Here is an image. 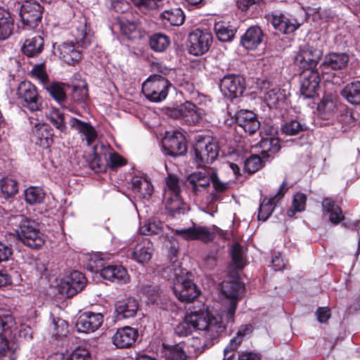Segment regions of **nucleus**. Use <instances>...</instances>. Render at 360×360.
<instances>
[{"mask_svg":"<svg viewBox=\"0 0 360 360\" xmlns=\"http://www.w3.org/2000/svg\"><path fill=\"white\" fill-rule=\"evenodd\" d=\"M224 315L216 314L208 311H193L187 314L184 320L174 328V333L179 337L187 336L193 330L198 333L200 337L193 339L200 340L199 343L193 342L198 349L202 346L204 349L215 338H218L225 330Z\"/></svg>","mask_w":360,"mask_h":360,"instance_id":"obj_1","label":"nucleus"},{"mask_svg":"<svg viewBox=\"0 0 360 360\" xmlns=\"http://www.w3.org/2000/svg\"><path fill=\"white\" fill-rule=\"evenodd\" d=\"M15 219L18 223L15 232L18 238L23 244L33 249L39 248L44 244V235L40 231L34 221L23 215L15 216Z\"/></svg>","mask_w":360,"mask_h":360,"instance_id":"obj_2","label":"nucleus"},{"mask_svg":"<svg viewBox=\"0 0 360 360\" xmlns=\"http://www.w3.org/2000/svg\"><path fill=\"white\" fill-rule=\"evenodd\" d=\"M174 274L173 291L176 297L181 302H190L194 300L199 295V292L186 270L175 269Z\"/></svg>","mask_w":360,"mask_h":360,"instance_id":"obj_3","label":"nucleus"},{"mask_svg":"<svg viewBox=\"0 0 360 360\" xmlns=\"http://www.w3.org/2000/svg\"><path fill=\"white\" fill-rule=\"evenodd\" d=\"M170 86L171 84L167 79L160 75H153L143 83L142 92L150 101L160 102L167 96Z\"/></svg>","mask_w":360,"mask_h":360,"instance_id":"obj_4","label":"nucleus"},{"mask_svg":"<svg viewBox=\"0 0 360 360\" xmlns=\"http://www.w3.org/2000/svg\"><path fill=\"white\" fill-rule=\"evenodd\" d=\"M93 158L91 165L96 172H101L106 162L111 167H121L125 165L124 159L116 153H110L109 148L100 143L93 147Z\"/></svg>","mask_w":360,"mask_h":360,"instance_id":"obj_5","label":"nucleus"},{"mask_svg":"<svg viewBox=\"0 0 360 360\" xmlns=\"http://www.w3.org/2000/svg\"><path fill=\"white\" fill-rule=\"evenodd\" d=\"M243 289L242 284L237 281H224L221 283V291L224 297V307L226 310L227 322L233 321L237 305L238 296Z\"/></svg>","mask_w":360,"mask_h":360,"instance_id":"obj_6","label":"nucleus"},{"mask_svg":"<svg viewBox=\"0 0 360 360\" xmlns=\"http://www.w3.org/2000/svg\"><path fill=\"white\" fill-rule=\"evenodd\" d=\"M43 8L36 1L25 0L20 9L22 27L24 30L37 28L41 20Z\"/></svg>","mask_w":360,"mask_h":360,"instance_id":"obj_7","label":"nucleus"},{"mask_svg":"<svg viewBox=\"0 0 360 360\" xmlns=\"http://www.w3.org/2000/svg\"><path fill=\"white\" fill-rule=\"evenodd\" d=\"M194 162L199 167L212 163L218 155V147L209 139L198 141L193 146Z\"/></svg>","mask_w":360,"mask_h":360,"instance_id":"obj_8","label":"nucleus"},{"mask_svg":"<svg viewBox=\"0 0 360 360\" xmlns=\"http://www.w3.org/2000/svg\"><path fill=\"white\" fill-rule=\"evenodd\" d=\"M17 95L21 104L30 111L35 112L41 109V99L36 87L30 82H22L18 86Z\"/></svg>","mask_w":360,"mask_h":360,"instance_id":"obj_9","label":"nucleus"},{"mask_svg":"<svg viewBox=\"0 0 360 360\" xmlns=\"http://www.w3.org/2000/svg\"><path fill=\"white\" fill-rule=\"evenodd\" d=\"M0 330L5 333L17 334L25 339L32 338V329L30 326L24 324L18 325L11 313L4 309H0Z\"/></svg>","mask_w":360,"mask_h":360,"instance_id":"obj_10","label":"nucleus"},{"mask_svg":"<svg viewBox=\"0 0 360 360\" xmlns=\"http://www.w3.org/2000/svg\"><path fill=\"white\" fill-rule=\"evenodd\" d=\"M86 283L84 274L78 271H73L65 276L58 285L61 295L70 297L81 291Z\"/></svg>","mask_w":360,"mask_h":360,"instance_id":"obj_11","label":"nucleus"},{"mask_svg":"<svg viewBox=\"0 0 360 360\" xmlns=\"http://www.w3.org/2000/svg\"><path fill=\"white\" fill-rule=\"evenodd\" d=\"M212 34L207 30L195 29L188 36V49L194 56L202 55L210 48Z\"/></svg>","mask_w":360,"mask_h":360,"instance_id":"obj_12","label":"nucleus"},{"mask_svg":"<svg viewBox=\"0 0 360 360\" xmlns=\"http://www.w3.org/2000/svg\"><path fill=\"white\" fill-rule=\"evenodd\" d=\"M162 150L165 155L172 157L184 155L186 146L183 134L178 131L166 133L162 139Z\"/></svg>","mask_w":360,"mask_h":360,"instance_id":"obj_13","label":"nucleus"},{"mask_svg":"<svg viewBox=\"0 0 360 360\" xmlns=\"http://www.w3.org/2000/svg\"><path fill=\"white\" fill-rule=\"evenodd\" d=\"M214 168L207 167L197 171L188 176L186 185L195 194L199 195L207 190L210 184V175H213Z\"/></svg>","mask_w":360,"mask_h":360,"instance_id":"obj_14","label":"nucleus"},{"mask_svg":"<svg viewBox=\"0 0 360 360\" xmlns=\"http://www.w3.org/2000/svg\"><path fill=\"white\" fill-rule=\"evenodd\" d=\"M320 76L315 70H303L300 75V93L304 98H313L319 87Z\"/></svg>","mask_w":360,"mask_h":360,"instance_id":"obj_15","label":"nucleus"},{"mask_svg":"<svg viewBox=\"0 0 360 360\" xmlns=\"http://www.w3.org/2000/svg\"><path fill=\"white\" fill-rule=\"evenodd\" d=\"M321 51L313 46H304L295 56L296 64L303 70H314L321 58Z\"/></svg>","mask_w":360,"mask_h":360,"instance_id":"obj_16","label":"nucleus"},{"mask_svg":"<svg viewBox=\"0 0 360 360\" xmlns=\"http://www.w3.org/2000/svg\"><path fill=\"white\" fill-rule=\"evenodd\" d=\"M30 123L33 124L32 129V140L41 148H49L53 142L51 129L49 124L40 122L32 117Z\"/></svg>","mask_w":360,"mask_h":360,"instance_id":"obj_17","label":"nucleus"},{"mask_svg":"<svg viewBox=\"0 0 360 360\" xmlns=\"http://www.w3.org/2000/svg\"><path fill=\"white\" fill-rule=\"evenodd\" d=\"M220 90L224 96L233 99L241 95L244 89V79L236 75H226L221 80Z\"/></svg>","mask_w":360,"mask_h":360,"instance_id":"obj_18","label":"nucleus"},{"mask_svg":"<svg viewBox=\"0 0 360 360\" xmlns=\"http://www.w3.org/2000/svg\"><path fill=\"white\" fill-rule=\"evenodd\" d=\"M103 322L101 313L86 311L79 317L76 326L79 332L90 333L97 330Z\"/></svg>","mask_w":360,"mask_h":360,"instance_id":"obj_19","label":"nucleus"},{"mask_svg":"<svg viewBox=\"0 0 360 360\" xmlns=\"http://www.w3.org/2000/svg\"><path fill=\"white\" fill-rule=\"evenodd\" d=\"M173 232L187 240H200L209 242L214 238V234L207 227L193 226L187 229H174Z\"/></svg>","mask_w":360,"mask_h":360,"instance_id":"obj_20","label":"nucleus"},{"mask_svg":"<svg viewBox=\"0 0 360 360\" xmlns=\"http://www.w3.org/2000/svg\"><path fill=\"white\" fill-rule=\"evenodd\" d=\"M138 331L130 326L118 328L112 337V342L117 348L131 347L138 338Z\"/></svg>","mask_w":360,"mask_h":360,"instance_id":"obj_21","label":"nucleus"},{"mask_svg":"<svg viewBox=\"0 0 360 360\" xmlns=\"http://www.w3.org/2000/svg\"><path fill=\"white\" fill-rule=\"evenodd\" d=\"M139 310V302L134 297H128L116 302L115 314L117 320L134 317Z\"/></svg>","mask_w":360,"mask_h":360,"instance_id":"obj_22","label":"nucleus"},{"mask_svg":"<svg viewBox=\"0 0 360 360\" xmlns=\"http://www.w3.org/2000/svg\"><path fill=\"white\" fill-rule=\"evenodd\" d=\"M237 125L249 134H254L260 126L256 115L250 110H240L236 114Z\"/></svg>","mask_w":360,"mask_h":360,"instance_id":"obj_23","label":"nucleus"},{"mask_svg":"<svg viewBox=\"0 0 360 360\" xmlns=\"http://www.w3.org/2000/svg\"><path fill=\"white\" fill-rule=\"evenodd\" d=\"M69 124L71 128L77 130L81 134L82 140L86 141L88 146H91L96 141L98 132L89 122L71 117Z\"/></svg>","mask_w":360,"mask_h":360,"instance_id":"obj_24","label":"nucleus"},{"mask_svg":"<svg viewBox=\"0 0 360 360\" xmlns=\"http://www.w3.org/2000/svg\"><path fill=\"white\" fill-rule=\"evenodd\" d=\"M286 191L285 182H283L278 193L270 198H264L260 203L258 212V219L265 221L272 214L276 202L284 195Z\"/></svg>","mask_w":360,"mask_h":360,"instance_id":"obj_25","label":"nucleus"},{"mask_svg":"<svg viewBox=\"0 0 360 360\" xmlns=\"http://www.w3.org/2000/svg\"><path fill=\"white\" fill-rule=\"evenodd\" d=\"M101 276L112 282L127 283L129 281L127 271L122 266L110 265L101 269Z\"/></svg>","mask_w":360,"mask_h":360,"instance_id":"obj_26","label":"nucleus"},{"mask_svg":"<svg viewBox=\"0 0 360 360\" xmlns=\"http://www.w3.org/2000/svg\"><path fill=\"white\" fill-rule=\"evenodd\" d=\"M153 252V244L150 240L142 238L131 251V257L139 263H146L151 259Z\"/></svg>","mask_w":360,"mask_h":360,"instance_id":"obj_27","label":"nucleus"},{"mask_svg":"<svg viewBox=\"0 0 360 360\" xmlns=\"http://www.w3.org/2000/svg\"><path fill=\"white\" fill-rule=\"evenodd\" d=\"M75 43L81 47L86 48L91 44L93 34L87 28L85 19L82 18L72 31Z\"/></svg>","mask_w":360,"mask_h":360,"instance_id":"obj_28","label":"nucleus"},{"mask_svg":"<svg viewBox=\"0 0 360 360\" xmlns=\"http://www.w3.org/2000/svg\"><path fill=\"white\" fill-rule=\"evenodd\" d=\"M263 41V32L257 26L249 27L241 37V44L250 50L256 49Z\"/></svg>","mask_w":360,"mask_h":360,"instance_id":"obj_29","label":"nucleus"},{"mask_svg":"<svg viewBox=\"0 0 360 360\" xmlns=\"http://www.w3.org/2000/svg\"><path fill=\"white\" fill-rule=\"evenodd\" d=\"M252 332L251 326L246 325L242 326L239 328L236 336L232 338L230 340L229 345L224 348V360H235L233 357V354H231L233 351H235L238 346L243 342L244 338L250 334Z\"/></svg>","mask_w":360,"mask_h":360,"instance_id":"obj_30","label":"nucleus"},{"mask_svg":"<svg viewBox=\"0 0 360 360\" xmlns=\"http://www.w3.org/2000/svg\"><path fill=\"white\" fill-rule=\"evenodd\" d=\"M119 26L122 34L129 39H136L141 37V28L139 21L121 17Z\"/></svg>","mask_w":360,"mask_h":360,"instance_id":"obj_31","label":"nucleus"},{"mask_svg":"<svg viewBox=\"0 0 360 360\" xmlns=\"http://www.w3.org/2000/svg\"><path fill=\"white\" fill-rule=\"evenodd\" d=\"M60 58L67 64L75 65L81 60V53L72 42H64L58 47Z\"/></svg>","mask_w":360,"mask_h":360,"instance_id":"obj_32","label":"nucleus"},{"mask_svg":"<svg viewBox=\"0 0 360 360\" xmlns=\"http://www.w3.org/2000/svg\"><path fill=\"white\" fill-rule=\"evenodd\" d=\"M271 23L276 30L285 34L293 32L300 26L295 18H288L283 14L273 15Z\"/></svg>","mask_w":360,"mask_h":360,"instance_id":"obj_33","label":"nucleus"},{"mask_svg":"<svg viewBox=\"0 0 360 360\" xmlns=\"http://www.w3.org/2000/svg\"><path fill=\"white\" fill-rule=\"evenodd\" d=\"M132 190L142 198H150L153 192L150 181L145 176H134L131 179Z\"/></svg>","mask_w":360,"mask_h":360,"instance_id":"obj_34","label":"nucleus"},{"mask_svg":"<svg viewBox=\"0 0 360 360\" xmlns=\"http://www.w3.org/2000/svg\"><path fill=\"white\" fill-rule=\"evenodd\" d=\"M264 101L269 108H280L285 101V91L278 86H272L264 92Z\"/></svg>","mask_w":360,"mask_h":360,"instance_id":"obj_35","label":"nucleus"},{"mask_svg":"<svg viewBox=\"0 0 360 360\" xmlns=\"http://www.w3.org/2000/svg\"><path fill=\"white\" fill-rule=\"evenodd\" d=\"M349 62V56L344 53H330L324 58L322 65L325 68L341 70L345 68Z\"/></svg>","mask_w":360,"mask_h":360,"instance_id":"obj_36","label":"nucleus"},{"mask_svg":"<svg viewBox=\"0 0 360 360\" xmlns=\"http://www.w3.org/2000/svg\"><path fill=\"white\" fill-rule=\"evenodd\" d=\"M14 20L10 12L0 6V41L8 39L13 33Z\"/></svg>","mask_w":360,"mask_h":360,"instance_id":"obj_37","label":"nucleus"},{"mask_svg":"<svg viewBox=\"0 0 360 360\" xmlns=\"http://www.w3.org/2000/svg\"><path fill=\"white\" fill-rule=\"evenodd\" d=\"M183 120L189 124L197 123L205 115L203 109L196 107L188 101L183 103Z\"/></svg>","mask_w":360,"mask_h":360,"instance_id":"obj_38","label":"nucleus"},{"mask_svg":"<svg viewBox=\"0 0 360 360\" xmlns=\"http://www.w3.org/2000/svg\"><path fill=\"white\" fill-rule=\"evenodd\" d=\"M322 210L324 214H329V220L331 223L337 224L344 218L340 207L335 205L330 198H326L322 201Z\"/></svg>","mask_w":360,"mask_h":360,"instance_id":"obj_39","label":"nucleus"},{"mask_svg":"<svg viewBox=\"0 0 360 360\" xmlns=\"http://www.w3.org/2000/svg\"><path fill=\"white\" fill-rule=\"evenodd\" d=\"M18 345L8 340L5 335H0V360H15Z\"/></svg>","mask_w":360,"mask_h":360,"instance_id":"obj_40","label":"nucleus"},{"mask_svg":"<svg viewBox=\"0 0 360 360\" xmlns=\"http://www.w3.org/2000/svg\"><path fill=\"white\" fill-rule=\"evenodd\" d=\"M44 49V39L40 36H34L24 42L22 50L28 57H34L41 53Z\"/></svg>","mask_w":360,"mask_h":360,"instance_id":"obj_41","label":"nucleus"},{"mask_svg":"<svg viewBox=\"0 0 360 360\" xmlns=\"http://www.w3.org/2000/svg\"><path fill=\"white\" fill-rule=\"evenodd\" d=\"M165 208L172 216L184 214L186 211L187 206L183 202L180 195L165 196Z\"/></svg>","mask_w":360,"mask_h":360,"instance_id":"obj_42","label":"nucleus"},{"mask_svg":"<svg viewBox=\"0 0 360 360\" xmlns=\"http://www.w3.org/2000/svg\"><path fill=\"white\" fill-rule=\"evenodd\" d=\"M160 18L164 23L173 26L182 25L185 20L183 11L179 8L165 10L160 14Z\"/></svg>","mask_w":360,"mask_h":360,"instance_id":"obj_43","label":"nucleus"},{"mask_svg":"<svg viewBox=\"0 0 360 360\" xmlns=\"http://www.w3.org/2000/svg\"><path fill=\"white\" fill-rule=\"evenodd\" d=\"M342 96L350 103L360 104V82L355 81L347 84L342 90Z\"/></svg>","mask_w":360,"mask_h":360,"instance_id":"obj_44","label":"nucleus"},{"mask_svg":"<svg viewBox=\"0 0 360 360\" xmlns=\"http://www.w3.org/2000/svg\"><path fill=\"white\" fill-rule=\"evenodd\" d=\"M68 323L61 319H53L49 326V333L55 340L62 339L68 333Z\"/></svg>","mask_w":360,"mask_h":360,"instance_id":"obj_45","label":"nucleus"},{"mask_svg":"<svg viewBox=\"0 0 360 360\" xmlns=\"http://www.w3.org/2000/svg\"><path fill=\"white\" fill-rule=\"evenodd\" d=\"M214 30L217 39L221 41H231L236 34V30L223 22L214 24Z\"/></svg>","mask_w":360,"mask_h":360,"instance_id":"obj_46","label":"nucleus"},{"mask_svg":"<svg viewBox=\"0 0 360 360\" xmlns=\"http://www.w3.org/2000/svg\"><path fill=\"white\" fill-rule=\"evenodd\" d=\"M24 195L27 203L32 205L42 202L45 194L40 187L30 186L25 190Z\"/></svg>","mask_w":360,"mask_h":360,"instance_id":"obj_47","label":"nucleus"},{"mask_svg":"<svg viewBox=\"0 0 360 360\" xmlns=\"http://www.w3.org/2000/svg\"><path fill=\"white\" fill-rule=\"evenodd\" d=\"M85 262L86 267L91 271L101 272V269L104 268V258L101 253L95 252L86 255Z\"/></svg>","mask_w":360,"mask_h":360,"instance_id":"obj_48","label":"nucleus"},{"mask_svg":"<svg viewBox=\"0 0 360 360\" xmlns=\"http://www.w3.org/2000/svg\"><path fill=\"white\" fill-rule=\"evenodd\" d=\"M149 44L153 50L162 52L168 47L169 40L165 34L156 33L150 37Z\"/></svg>","mask_w":360,"mask_h":360,"instance_id":"obj_49","label":"nucleus"},{"mask_svg":"<svg viewBox=\"0 0 360 360\" xmlns=\"http://www.w3.org/2000/svg\"><path fill=\"white\" fill-rule=\"evenodd\" d=\"M262 153H276L280 150L279 140L271 135H267L266 137H263L259 143Z\"/></svg>","mask_w":360,"mask_h":360,"instance_id":"obj_50","label":"nucleus"},{"mask_svg":"<svg viewBox=\"0 0 360 360\" xmlns=\"http://www.w3.org/2000/svg\"><path fill=\"white\" fill-rule=\"evenodd\" d=\"M0 189L4 198H8L15 195L18 191V186L17 181L11 178H4L0 181Z\"/></svg>","mask_w":360,"mask_h":360,"instance_id":"obj_51","label":"nucleus"},{"mask_svg":"<svg viewBox=\"0 0 360 360\" xmlns=\"http://www.w3.org/2000/svg\"><path fill=\"white\" fill-rule=\"evenodd\" d=\"M181 193V187L179 178L169 174L166 178V188H165V196L179 195Z\"/></svg>","mask_w":360,"mask_h":360,"instance_id":"obj_52","label":"nucleus"},{"mask_svg":"<svg viewBox=\"0 0 360 360\" xmlns=\"http://www.w3.org/2000/svg\"><path fill=\"white\" fill-rule=\"evenodd\" d=\"M307 197L301 193H296L293 197L292 205L288 210L287 215L292 217L296 212H300L305 209Z\"/></svg>","mask_w":360,"mask_h":360,"instance_id":"obj_53","label":"nucleus"},{"mask_svg":"<svg viewBox=\"0 0 360 360\" xmlns=\"http://www.w3.org/2000/svg\"><path fill=\"white\" fill-rule=\"evenodd\" d=\"M141 298L149 303H155L160 297V292L156 286L146 285H143L139 291Z\"/></svg>","mask_w":360,"mask_h":360,"instance_id":"obj_54","label":"nucleus"},{"mask_svg":"<svg viewBox=\"0 0 360 360\" xmlns=\"http://www.w3.org/2000/svg\"><path fill=\"white\" fill-rule=\"evenodd\" d=\"M139 230L143 235L160 234L164 230V224L158 220L148 221L143 224Z\"/></svg>","mask_w":360,"mask_h":360,"instance_id":"obj_55","label":"nucleus"},{"mask_svg":"<svg viewBox=\"0 0 360 360\" xmlns=\"http://www.w3.org/2000/svg\"><path fill=\"white\" fill-rule=\"evenodd\" d=\"M134 5L141 12L148 13L162 6V0H131Z\"/></svg>","mask_w":360,"mask_h":360,"instance_id":"obj_56","label":"nucleus"},{"mask_svg":"<svg viewBox=\"0 0 360 360\" xmlns=\"http://www.w3.org/2000/svg\"><path fill=\"white\" fill-rule=\"evenodd\" d=\"M46 89L52 97L59 103L65 101L66 98L64 86L59 83H53L46 86Z\"/></svg>","mask_w":360,"mask_h":360,"instance_id":"obj_57","label":"nucleus"},{"mask_svg":"<svg viewBox=\"0 0 360 360\" xmlns=\"http://www.w3.org/2000/svg\"><path fill=\"white\" fill-rule=\"evenodd\" d=\"M166 360H186L187 356L180 345H176L167 348L165 352Z\"/></svg>","mask_w":360,"mask_h":360,"instance_id":"obj_58","label":"nucleus"},{"mask_svg":"<svg viewBox=\"0 0 360 360\" xmlns=\"http://www.w3.org/2000/svg\"><path fill=\"white\" fill-rule=\"evenodd\" d=\"M49 120L60 131H65L67 127L65 122L64 115L59 110H52L49 113Z\"/></svg>","mask_w":360,"mask_h":360,"instance_id":"obj_59","label":"nucleus"},{"mask_svg":"<svg viewBox=\"0 0 360 360\" xmlns=\"http://www.w3.org/2000/svg\"><path fill=\"white\" fill-rule=\"evenodd\" d=\"M262 167V160L258 155H252L244 163V169L250 174L255 173Z\"/></svg>","mask_w":360,"mask_h":360,"instance_id":"obj_60","label":"nucleus"},{"mask_svg":"<svg viewBox=\"0 0 360 360\" xmlns=\"http://www.w3.org/2000/svg\"><path fill=\"white\" fill-rule=\"evenodd\" d=\"M306 129L304 124H302L297 120H292L290 122L286 123L282 128L283 131L288 135H295L300 131H302Z\"/></svg>","mask_w":360,"mask_h":360,"instance_id":"obj_61","label":"nucleus"},{"mask_svg":"<svg viewBox=\"0 0 360 360\" xmlns=\"http://www.w3.org/2000/svg\"><path fill=\"white\" fill-rule=\"evenodd\" d=\"M232 259L237 268L241 269L244 266L243 252L241 246L238 243H234L231 247V251Z\"/></svg>","mask_w":360,"mask_h":360,"instance_id":"obj_62","label":"nucleus"},{"mask_svg":"<svg viewBox=\"0 0 360 360\" xmlns=\"http://www.w3.org/2000/svg\"><path fill=\"white\" fill-rule=\"evenodd\" d=\"M32 76L38 79L43 85H48V75L43 65H35L32 70Z\"/></svg>","mask_w":360,"mask_h":360,"instance_id":"obj_63","label":"nucleus"},{"mask_svg":"<svg viewBox=\"0 0 360 360\" xmlns=\"http://www.w3.org/2000/svg\"><path fill=\"white\" fill-rule=\"evenodd\" d=\"M68 360H91V357L87 349L78 347L71 353Z\"/></svg>","mask_w":360,"mask_h":360,"instance_id":"obj_64","label":"nucleus"}]
</instances>
